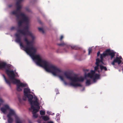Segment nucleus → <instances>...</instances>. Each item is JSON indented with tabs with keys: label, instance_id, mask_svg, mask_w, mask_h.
Returning a JSON list of instances; mask_svg holds the SVG:
<instances>
[{
	"label": "nucleus",
	"instance_id": "obj_1",
	"mask_svg": "<svg viewBox=\"0 0 123 123\" xmlns=\"http://www.w3.org/2000/svg\"><path fill=\"white\" fill-rule=\"evenodd\" d=\"M15 36L16 37L15 40L16 42L19 43L20 47L25 49L26 52L32 57L33 60H36V64L39 65L43 59H41L39 55H35L36 49L33 47V41H29L26 37L24 38V41L26 43L27 45V46L25 47L21 42V37L19 34L16 33Z\"/></svg>",
	"mask_w": 123,
	"mask_h": 123
},
{
	"label": "nucleus",
	"instance_id": "obj_2",
	"mask_svg": "<svg viewBox=\"0 0 123 123\" xmlns=\"http://www.w3.org/2000/svg\"><path fill=\"white\" fill-rule=\"evenodd\" d=\"M10 64H7L5 62H0V69L4 68L6 69L5 72L11 80L12 82L14 84H16L17 85V90L18 91H22L21 88L25 87L27 86V84L21 83L20 81L15 79V74L13 70H9L10 68Z\"/></svg>",
	"mask_w": 123,
	"mask_h": 123
},
{
	"label": "nucleus",
	"instance_id": "obj_3",
	"mask_svg": "<svg viewBox=\"0 0 123 123\" xmlns=\"http://www.w3.org/2000/svg\"><path fill=\"white\" fill-rule=\"evenodd\" d=\"M39 65L43 67L46 71L51 73L54 75H58L62 80H64L63 76L60 75L62 72V71L56 66L44 59L43 60Z\"/></svg>",
	"mask_w": 123,
	"mask_h": 123
},
{
	"label": "nucleus",
	"instance_id": "obj_4",
	"mask_svg": "<svg viewBox=\"0 0 123 123\" xmlns=\"http://www.w3.org/2000/svg\"><path fill=\"white\" fill-rule=\"evenodd\" d=\"M17 8L16 10L13 11L12 13L15 15L16 17V20L18 22L19 27H21L22 23H28L29 22L28 17L25 14L21 12V5H16Z\"/></svg>",
	"mask_w": 123,
	"mask_h": 123
},
{
	"label": "nucleus",
	"instance_id": "obj_5",
	"mask_svg": "<svg viewBox=\"0 0 123 123\" xmlns=\"http://www.w3.org/2000/svg\"><path fill=\"white\" fill-rule=\"evenodd\" d=\"M66 78L71 81L70 85L74 87H82V85L80 84L77 83L79 82H83L84 80L83 78L81 77H78L76 76H71L69 73L65 72L64 74Z\"/></svg>",
	"mask_w": 123,
	"mask_h": 123
},
{
	"label": "nucleus",
	"instance_id": "obj_6",
	"mask_svg": "<svg viewBox=\"0 0 123 123\" xmlns=\"http://www.w3.org/2000/svg\"><path fill=\"white\" fill-rule=\"evenodd\" d=\"M103 55L105 57L108 55L111 56V59H112L115 56V52H111L109 49H107L105 51L103 52Z\"/></svg>",
	"mask_w": 123,
	"mask_h": 123
},
{
	"label": "nucleus",
	"instance_id": "obj_7",
	"mask_svg": "<svg viewBox=\"0 0 123 123\" xmlns=\"http://www.w3.org/2000/svg\"><path fill=\"white\" fill-rule=\"evenodd\" d=\"M31 109L30 108L29 110H30L31 109L33 110L32 111V113L33 114V116L35 118H37L38 117L36 113L38 111L39 109H36V107H34L33 105H31Z\"/></svg>",
	"mask_w": 123,
	"mask_h": 123
},
{
	"label": "nucleus",
	"instance_id": "obj_8",
	"mask_svg": "<svg viewBox=\"0 0 123 123\" xmlns=\"http://www.w3.org/2000/svg\"><path fill=\"white\" fill-rule=\"evenodd\" d=\"M34 99H35V100L33 101L32 100V104H31V105H34L35 106H37L36 108L37 109H39L40 108V107L39 106V104L38 102L37 99V97H34Z\"/></svg>",
	"mask_w": 123,
	"mask_h": 123
},
{
	"label": "nucleus",
	"instance_id": "obj_9",
	"mask_svg": "<svg viewBox=\"0 0 123 123\" xmlns=\"http://www.w3.org/2000/svg\"><path fill=\"white\" fill-rule=\"evenodd\" d=\"M121 58L120 57H116V58L114 59L113 61L111 63V64L113 65H115V63H117L118 64H120L122 62V61L121 60Z\"/></svg>",
	"mask_w": 123,
	"mask_h": 123
},
{
	"label": "nucleus",
	"instance_id": "obj_10",
	"mask_svg": "<svg viewBox=\"0 0 123 123\" xmlns=\"http://www.w3.org/2000/svg\"><path fill=\"white\" fill-rule=\"evenodd\" d=\"M9 107L8 105L7 104L5 105L4 106L0 108V110L4 113H5L7 110H9Z\"/></svg>",
	"mask_w": 123,
	"mask_h": 123
},
{
	"label": "nucleus",
	"instance_id": "obj_11",
	"mask_svg": "<svg viewBox=\"0 0 123 123\" xmlns=\"http://www.w3.org/2000/svg\"><path fill=\"white\" fill-rule=\"evenodd\" d=\"M95 71L94 70H91L90 73H89L87 74H85V77H89L91 78H93L94 77Z\"/></svg>",
	"mask_w": 123,
	"mask_h": 123
},
{
	"label": "nucleus",
	"instance_id": "obj_12",
	"mask_svg": "<svg viewBox=\"0 0 123 123\" xmlns=\"http://www.w3.org/2000/svg\"><path fill=\"white\" fill-rule=\"evenodd\" d=\"M8 110L9 111V112L7 115H9L11 116H15V118L16 116L18 117L16 115L15 112L14 110L11 109L9 108V109Z\"/></svg>",
	"mask_w": 123,
	"mask_h": 123
},
{
	"label": "nucleus",
	"instance_id": "obj_13",
	"mask_svg": "<svg viewBox=\"0 0 123 123\" xmlns=\"http://www.w3.org/2000/svg\"><path fill=\"white\" fill-rule=\"evenodd\" d=\"M25 97H27L28 98V101L30 102V104H32V99L33 98V96L32 95L29 94L27 95V96H26Z\"/></svg>",
	"mask_w": 123,
	"mask_h": 123
},
{
	"label": "nucleus",
	"instance_id": "obj_14",
	"mask_svg": "<svg viewBox=\"0 0 123 123\" xmlns=\"http://www.w3.org/2000/svg\"><path fill=\"white\" fill-rule=\"evenodd\" d=\"M24 96H27V95L30 93L31 91L30 89L28 88H25L24 89Z\"/></svg>",
	"mask_w": 123,
	"mask_h": 123
},
{
	"label": "nucleus",
	"instance_id": "obj_15",
	"mask_svg": "<svg viewBox=\"0 0 123 123\" xmlns=\"http://www.w3.org/2000/svg\"><path fill=\"white\" fill-rule=\"evenodd\" d=\"M8 118L7 121L9 123H12L13 121V119L11 117V116H7Z\"/></svg>",
	"mask_w": 123,
	"mask_h": 123
},
{
	"label": "nucleus",
	"instance_id": "obj_16",
	"mask_svg": "<svg viewBox=\"0 0 123 123\" xmlns=\"http://www.w3.org/2000/svg\"><path fill=\"white\" fill-rule=\"evenodd\" d=\"M3 76L6 83L7 84L10 86H11V82L9 80H7L4 74H3Z\"/></svg>",
	"mask_w": 123,
	"mask_h": 123
},
{
	"label": "nucleus",
	"instance_id": "obj_17",
	"mask_svg": "<svg viewBox=\"0 0 123 123\" xmlns=\"http://www.w3.org/2000/svg\"><path fill=\"white\" fill-rule=\"evenodd\" d=\"M17 31L23 35H27V34L25 32V31L24 30L19 29Z\"/></svg>",
	"mask_w": 123,
	"mask_h": 123
},
{
	"label": "nucleus",
	"instance_id": "obj_18",
	"mask_svg": "<svg viewBox=\"0 0 123 123\" xmlns=\"http://www.w3.org/2000/svg\"><path fill=\"white\" fill-rule=\"evenodd\" d=\"M45 121H46L49 119V118L47 116H42L41 117Z\"/></svg>",
	"mask_w": 123,
	"mask_h": 123
},
{
	"label": "nucleus",
	"instance_id": "obj_19",
	"mask_svg": "<svg viewBox=\"0 0 123 123\" xmlns=\"http://www.w3.org/2000/svg\"><path fill=\"white\" fill-rule=\"evenodd\" d=\"M57 45L59 46H65L67 48H68V46L66 43H64L63 42L57 44Z\"/></svg>",
	"mask_w": 123,
	"mask_h": 123
},
{
	"label": "nucleus",
	"instance_id": "obj_20",
	"mask_svg": "<svg viewBox=\"0 0 123 123\" xmlns=\"http://www.w3.org/2000/svg\"><path fill=\"white\" fill-rule=\"evenodd\" d=\"M99 66L100 67V68L101 70H104L105 71L107 70V69L106 67L101 65H100Z\"/></svg>",
	"mask_w": 123,
	"mask_h": 123
},
{
	"label": "nucleus",
	"instance_id": "obj_21",
	"mask_svg": "<svg viewBox=\"0 0 123 123\" xmlns=\"http://www.w3.org/2000/svg\"><path fill=\"white\" fill-rule=\"evenodd\" d=\"M15 119L16 120V123H23L21 120L19 119V117H18L16 116L15 117Z\"/></svg>",
	"mask_w": 123,
	"mask_h": 123
},
{
	"label": "nucleus",
	"instance_id": "obj_22",
	"mask_svg": "<svg viewBox=\"0 0 123 123\" xmlns=\"http://www.w3.org/2000/svg\"><path fill=\"white\" fill-rule=\"evenodd\" d=\"M28 29L29 27L28 26H26L24 29V30H26L25 31L27 35L28 34V32H29L30 33L31 32L29 31Z\"/></svg>",
	"mask_w": 123,
	"mask_h": 123
},
{
	"label": "nucleus",
	"instance_id": "obj_23",
	"mask_svg": "<svg viewBox=\"0 0 123 123\" xmlns=\"http://www.w3.org/2000/svg\"><path fill=\"white\" fill-rule=\"evenodd\" d=\"M105 57V56H104L103 55V53L101 54L100 55V62H103V58L104 57Z\"/></svg>",
	"mask_w": 123,
	"mask_h": 123
},
{
	"label": "nucleus",
	"instance_id": "obj_24",
	"mask_svg": "<svg viewBox=\"0 0 123 123\" xmlns=\"http://www.w3.org/2000/svg\"><path fill=\"white\" fill-rule=\"evenodd\" d=\"M99 77V74H96L95 75H94V77L93 78H92L94 80V81L96 79H98Z\"/></svg>",
	"mask_w": 123,
	"mask_h": 123
},
{
	"label": "nucleus",
	"instance_id": "obj_25",
	"mask_svg": "<svg viewBox=\"0 0 123 123\" xmlns=\"http://www.w3.org/2000/svg\"><path fill=\"white\" fill-rule=\"evenodd\" d=\"M71 47L72 49H73L77 50L79 49V47L76 46H72Z\"/></svg>",
	"mask_w": 123,
	"mask_h": 123
},
{
	"label": "nucleus",
	"instance_id": "obj_26",
	"mask_svg": "<svg viewBox=\"0 0 123 123\" xmlns=\"http://www.w3.org/2000/svg\"><path fill=\"white\" fill-rule=\"evenodd\" d=\"M91 80L90 79L87 80L86 82V84L87 85H89L91 84Z\"/></svg>",
	"mask_w": 123,
	"mask_h": 123
},
{
	"label": "nucleus",
	"instance_id": "obj_27",
	"mask_svg": "<svg viewBox=\"0 0 123 123\" xmlns=\"http://www.w3.org/2000/svg\"><path fill=\"white\" fill-rule=\"evenodd\" d=\"M23 0H18L16 2V5H20V4L21 3L22 1Z\"/></svg>",
	"mask_w": 123,
	"mask_h": 123
},
{
	"label": "nucleus",
	"instance_id": "obj_28",
	"mask_svg": "<svg viewBox=\"0 0 123 123\" xmlns=\"http://www.w3.org/2000/svg\"><path fill=\"white\" fill-rule=\"evenodd\" d=\"M28 32V34L27 35L31 36L32 37V39L34 40L35 38L34 37L33 35L31 32L30 33L29 32Z\"/></svg>",
	"mask_w": 123,
	"mask_h": 123
},
{
	"label": "nucleus",
	"instance_id": "obj_29",
	"mask_svg": "<svg viewBox=\"0 0 123 123\" xmlns=\"http://www.w3.org/2000/svg\"><path fill=\"white\" fill-rule=\"evenodd\" d=\"M40 114L41 115H45V112L42 110L40 111Z\"/></svg>",
	"mask_w": 123,
	"mask_h": 123
},
{
	"label": "nucleus",
	"instance_id": "obj_30",
	"mask_svg": "<svg viewBox=\"0 0 123 123\" xmlns=\"http://www.w3.org/2000/svg\"><path fill=\"white\" fill-rule=\"evenodd\" d=\"M38 29L40 31L42 32L43 33H44V31L42 28L39 27L38 28Z\"/></svg>",
	"mask_w": 123,
	"mask_h": 123
},
{
	"label": "nucleus",
	"instance_id": "obj_31",
	"mask_svg": "<svg viewBox=\"0 0 123 123\" xmlns=\"http://www.w3.org/2000/svg\"><path fill=\"white\" fill-rule=\"evenodd\" d=\"M96 65H99V63L100 62V60L98 58L96 59Z\"/></svg>",
	"mask_w": 123,
	"mask_h": 123
},
{
	"label": "nucleus",
	"instance_id": "obj_32",
	"mask_svg": "<svg viewBox=\"0 0 123 123\" xmlns=\"http://www.w3.org/2000/svg\"><path fill=\"white\" fill-rule=\"evenodd\" d=\"M97 66L95 67L94 70L95 71H96L98 69V66H99L100 65H96Z\"/></svg>",
	"mask_w": 123,
	"mask_h": 123
},
{
	"label": "nucleus",
	"instance_id": "obj_33",
	"mask_svg": "<svg viewBox=\"0 0 123 123\" xmlns=\"http://www.w3.org/2000/svg\"><path fill=\"white\" fill-rule=\"evenodd\" d=\"M92 49H88V55H89L90 53L92 52Z\"/></svg>",
	"mask_w": 123,
	"mask_h": 123
},
{
	"label": "nucleus",
	"instance_id": "obj_34",
	"mask_svg": "<svg viewBox=\"0 0 123 123\" xmlns=\"http://www.w3.org/2000/svg\"><path fill=\"white\" fill-rule=\"evenodd\" d=\"M18 99L20 103H21L22 102V100L21 99V98L18 97Z\"/></svg>",
	"mask_w": 123,
	"mask_h": 123
},
{
	"label": "nucleus",
	"instance_id": "obj_35",
	"mask_svg": "<svg viewBox=\"0 0 123 123\" xmlns=\"http://www.w3.org/2000/svg\"><path fill=\"white\" fill-rule=\"evenodd\" d=\"M27 98L25 97H23V99L24 101H26V98Z\"/></svg>",
	"mask_w": 123,
	"mask_h": 123
},
{
	"label": "nucleus",
	"instance_id": "obj_36",
	"mask_svg": "<svg viewBox=\"0 0 123 123\" xmlns=\"http://www.w3.org/2000/svg\"><path fill=\"white\" fill-rule=\"evenodd\" d=\"M63 35H61V36L60 40V41H61L62 39L63 38Z\"/></svg>",
	"mask_w": 123,
	"mask_h": 123
},
{
	"label": "nucleus",
	"instance_id": "obj_37",
	"mask_svg": "<svg viewBox=\"0 0 123 123\" xmlns=\"http://www.w3.org/2000/svg\"><path fill=\"white\" fill-rule=\"evenodd\" d=\"M100 54V52L99 51H98L97 53V56H99Z\"/></svg>",
	"mask_w": 123,
	"mask_h": 123
},
{
	"label": "nucleus",
	"instance_id": "obj_38",
	"mask_svg": "<svg viewBox=\"0 0 123 123\" xmlns=\"http://www.w3.org/2000/svg\"><path fill=\"white\" fill-rule=\"evenodd\" d=\"M15 29V27H11V30H13L14 29Z\"/></svg>",
	"mask_w": 123,
	"mask_h": 123
},
{
	"label": "nucleus",
	"instance_id": "obj_39",
	"mask_svg": "<svg viewBox=\"0 0 123 123\" xmlns=\"http://www.w3.org/2000/svg\"><path fill=\"white\" fill-rule=\"evenodd\" d=\"M0 102H1V103H2L3 102V100L2 99L0 98Z\"/></svg>",
	"mask_w": 123,
	"mask_h": 123
},
{
	"label": "nucleus",
	"instance_id": "obj_40",
	"mask_svg": "<svg viewBox=\"0 0 123 123\" xmlns=\"http://www.w3.org/2000/svg\"><path fill=\"white\" fill-rule=\"evenodd\" d=\"M47 123H53V122L51 121H48L47 122Z\"/></svg>",
	"mask_w": 123,
	"mask_h": 123
},
{
	"label": "nucleus",
	"instance_id": "obj_41",
	"mask_svg": "<svg viewBox=\"0 0 123 123\" xmlns=\"http://www.w3.org/2000/svg\"><path fill=\"white\" fill-rule=\"evenodd\" d=\"M33 0V1H34V2L36 1L37 0Z\"/></svg>",
	"mask_w": 123,
	"mask_h": 123
},
{
	"label": "nucleus",
	"instance_id": "obj_42",
	"mask_svg": "<svg viewBox=\"0 0 123 123\" xmlns=\"http://www.w3.org/2000/svg\"><path fill=\"white\" fill-rule=\"evenodd\" d=\"M101 63L102 64H104V62H101Z\"/></svg>",
	"mask_w": 123,
	"mask_h": 123
},
{
	"label": "nucleus",
	"instance_id": "obj_43",
	"mask_svg": "<svg viewBox=\"0 0 123 123\" xmlns=\"http://www.w3.org/2000/svg\"><path fill=\"white\" fill-rule=\"evenodd\" d=\"M11 6H11L9 5V7H11Z\"/></svg>",
	"mask_w": 123,
	"mask_h": 123
},
{
	"label": "nucleus",
	"instance_id": "obj_44",
	"mask_svg": "<svg viewBox=\"0 0 123 123\" xmlns=\"http://www.w3.org/2000/svg\"><path fill=\"white\" fill-rule=\"evenodd\" d=\"M29 123H32L31 122H30Z\"/></svg>",
	"mask_w": 123,
	"mask_h": 123
}]
</instances>
